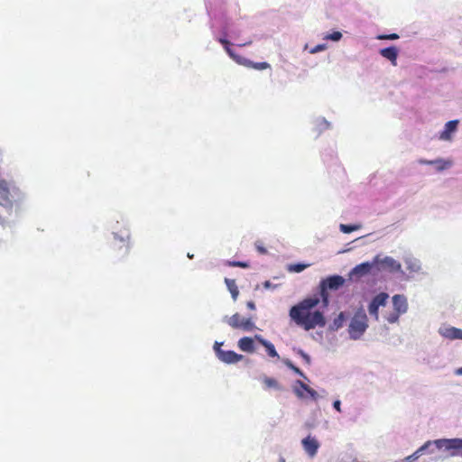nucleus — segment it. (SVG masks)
Returning a JSON list of instances; mask_svg holds the SVG:
<instances>
[{
    "mask_svg": "<svg viewBox=\"0 0 462 462\" xmlns=\"http://www.w3.org/2000/svg\"><path fill=\"white\" fill-rule=\"evenodd\" d=\"M318 296L309 297L290 310L291 319L305 330H310L317 327L323 328L326 325V319L323 313L314 310L319 303Z\"/></svg>",
    "mask_w": 462,
    "mask_h": 462,
    "instance_id": "obj_1",
    "label": "nucleus"
},
{
    "mask_svg": "<svg viewBox=\"0 0 462 462\" xmlns=\"http://www.w3.org/2000/svg\"><path fill=\"white\" fill-rule=\"evenodd\" d=\"M431 445H435L439 450L445 452L447 457H456L461 455L462 439H439L434 441H427L412 455L409 456L408 459L411 457L418 458L420 455L422 454L425 450L429 449Z\"/></svg>",
    "mask_w": 462,
    "mask_h": 462,
    "instance_id": "obj_2",
    "label": "nucleus"
},
{
    "mask_svg": "<svg viewBox=\"0 0 462 462\" xmlns=\"http://www.w3.org/2000/svg\"><path fill=\"white\" fill-rule=\"evenodd\" d=\"M345 278L341 275L328 276L319 282L320 300L324 308L329 304V291H336L345 284Z\"/></svg>",
    "mask_w": 462,
    "mask_h": 462,
    "instance_id": "obj_3",
    "label": "nucleus"
},
{
    "mask_svg": "<svg viewBox=\"0 0 462 462\" xmlns=\"http://www.w3.org/2000/svg\"><path fill=\"white\" fill-rule=\"evenodd\" d=\"M368 328V319L363 308L358 309L349 324L348 333L352 339H358Z\"/></svg>",
    "mask_w": 462,
    "mask_h": 462,
    "instance_id": "obj_4",
    "label": "nucleus"
},
{
    "mask_svg": "<svg viewBox=\"0 0 462 462\" xmlns=\"http://www.w3.org/2000/svg\"><path fill=\"white\" fill-rule=\"evenodd\" d=\"M393 312L388 314L385 319L389 323H395L398 321L400 316L404 314L408 310L407 299L403 295L396 294L393 297Z\"/></svg>",
    "mask_w": 462,
    "mask_h": 462,
    "instance_id": "obj_5",
    "label": "nucleus"
},
{
    "mask_svg": "<svg viewBox=\"0 0 462 462\" xmlns=\"http://www.w3.org/2000/svg\"><path fill=\"white\" fill-rule=\"evenodd\" d=\"M223 343L216 342L214 345V350L217 358L226 364H236L243 360L244 356L236 353L231 350H222L221 346Z\"/></svg>",
    "mask_w": 462,
    "mask_h": 462,
    "instance_id": "obj_6",
    "label": "nucleus"
},
{
    "mask_svg": "<svg viewBox=\"0 0 462 462\" xmlns=\"http://www.w3.org/2000/svg\"><path fill=\"white\" fill-rule=\"evenodd\" d=\"M389 295L386 292H380L373 298L368 305V312L375 320L379 319V308L386 305Z\"/></svg>",
    "mask_w": 462,
    "mask_h": 462,
    "instance_id": "obj_7",
    "label": "nucleus"
},
{
    "mask_svg": "<svg viewBox=\"0 0 462 462\" xmlns=\"http://www.w3.org/2000/svg\"><path fill=\"white\" fill-rule=\"evenodd\" d=\"M374 265H380V269L390 272H398L401 270V263L390 256L381 259L378 255L374 259Z\"/></svg>",
    "mask_w": 462,
    "mask_h": 462,
    "instance_id": "obj_8",
    "label": "nucleus"
},
{
    "mask_svg": "<svg viewBox=\"0 0 462 462\" xmlns=\"http://www.w3.org/2000/svg\"><path fill=\"white\" fill-rule=\"evenodd\" d=\"M129 240H130V232L127 228H125L118 232L114 233V247L116 246L117 242L121 243L122 245L120 248H125L124 253L127 254L129 252Z\"/></svg>",
    "mask_w": 462,
    "mask_h": 462,
    "instance_id": "obj_9",
    "label": "nucleus"
},
{
    "mask_svg": "<svg viewBox=\"0 0 462 462\" xmlns=\"http://www.w3.org/2000/svg\"><path fill=\"white\" fill-rule=\"evenodd\" d=\"M373 265H374L373 263H362L356 267H354L351 272L349 273L350 277H362L367 273H370Z\"/></svg>",
    "mask_w": 462,
    "mask_h": 462,
    "instance_id": "obj_10",
    "label": "nucleus"
},
{
    "mask_svg": "<svg viewBox=\"0 0 462 462\" xmlns=\"http://www.w3.org/2000/svg\"><path fill=\"white\" fill-rule=\"evenodd\" d=\"M219 42L224 46V49L225 51H226V53L230 56V58H232L236 62H237L238 64H246L247 63V60L236 54V52L230 48V42L227 41L226 39L225 38H220L219 40Z\"/></svg>",
    "mask_w": 462,
    "mask_h": 462,
    "instance_id": "obj_11",
    "label": "nucleus"
},
{
    "mask_svg": "<svg viewBox=\"0 0 462 462\" xmlns=\"http://www.w3.org/2000/svg\"><path fill=\"white\" fill-rule=\"evenodd\" d=\"M302 445L305 451L310 456L314 457L319 449V442L310 436L302 439Z\"/></svg>",
    "mask_w": 462,
    "mask_h": 462,
    "instance_id": "obj_12",
    "label": "nucleus"
},
{
    "mask_svg": "<svg viewBox=\"0 0 462 462\" xmlns=\"http://www.w3.org/2000/svg\"><path fill=\"white\" fill-rule=\"evenodd\" d=\"M254 339L260 345L264 346V348L266 349V352L270 357H277V358L280 357L273 343L264 339L261 335H255Z\"/></svg>",
    "mask_w": 462,
    "mask_h": 462,
    "instance_id": "obj_13",
    "label": "nucleus"
},
{
    "mask_svg": "<svg viewBox=\"0 0 462 462\" xmlns=\"http://www.w3.org/2000/svg\"><path fill=\"white\" fill-rule=\"evenodd\" d=\"M254 337H244L237 342V346L240 350L246 353H254L255 351Z\"/></svg>",
    "mask_w": 462,
    "mask_h": 462,
    "instance_id": "obj_14",
    "label": "nucleus"
},
{
    "mask_svg": "<svg viewBox=\"0 0 462 462\" xmlns=\"http://www.w3.org/2000/svg\"><path fill=\"white\" fill-rule=\"evenodd\" d=\"M380 54L390 60L393 66L397 64L398 49L394 46L380 50Z\"/></svg>",
    "mask_w": 462,
    "mask_h": 462,
    "instance_id": "obj_15",
    "label": "nucleus"
},
{
    "mask_svg": "<svg viewBox=\"0 0 462 462\" xmlns=\"http://www.w3.org/2000/svg\"><path fill=\"white\" fill-rule=\"evenodd\" d=\"M0 205L5 207L11 205L10 190L5 181H0Z\"/></svg>",
    "mask_w": 462,
    "mask_h": 462,
    "instance_id": "obj_16",
    "label": "nucleus"
},
{
    "mask_svg": "<svg viewBox=\"0 0 462 462\" xmlns=\"http://www.w3.org/2000/svg\"><path fill=\"white\" fill-rule=\"evenodd\" d=\"M457 125H458V120L448 121L445 125L444 131L441 132L439 138L442 140H450L451 134L457 130Z\"/></svg>",
    "mask_w": 462,
    "mask_h": 462,
    "instance_id": "obj_17",
    "label": "nucleus"
},
{
    "mask_svg": "<svg viewBox=\"0 0 462 462\" xmlns=\"http://www.w3.org/2000/svg\"><path fill=\"white\" fill-rule=\"evenodd\" d=\"M225 283H226L228 291H230L233 300H236V299L238 297V294H239V291H238V288L236 286V281L233 280V279L226 278L225 279Z\"/></svg>",
    "mask_w": 462,
    "mask_h": 462,
    "instance_id": "obj_18",
    "label": "nucleus"
},
{
    "mask_svg": "<svg viewBox=\"0 0 462 462\" xmlns=\"http://www.w3.org/2000/svg\"><path fill=\"white\" fill-rule=\"evenodd\" d=\"M432 165L436 167L438 171H442L448 169L452 165V162L449 160L436 159L434 160V163Z\"/></svg>",
    "mask_w": 462,
    "mask_h": 462,
    "instance_id": "obj_19",
    "label": "nucleus"
},
{
    "mask_svg": "<svg viewBox=\"0 0 462 462\" xmlns=\"http://www.w3.org/2000/svg\"><path fill=\"white\" fill-rule=\"evenodd\" d=\"M444 336L450 339H462V329L450 328L446 329Z\"/></svg>",
    "mask_w": 462,
    "mask_h": 462,
    "instance_id": "obj_20",
    "label": "nucleus"
},
{
    "mask_svg": "<svg viewBox=\"0 0 462 462\" xmlns=\"http://www.w3.org/2000/svg\"><path fill=\"white\" fill-rule=\"evenodd\" d=\"M243 319L238 313H236L228 319L227 323L233 328H240Z\"/></svg>",
    "mask_w": 462,
    "mask_h": 462,
    "instance_id": "obj_21",
    "label": "nucleus"
},
{
    "mask_svg": "<svg viewBox=\"0 0 462 462\" xmlns=\"http://www.w3.org/2000/svg\"><path fill=\"white\" fill-rule=\"evenodd\" d=\"M263 383H264V386L266 389H271V388L277 389V390L282 389L278 381L274 378L264 376L263 378Z\"/></svg>",
    "mask_w": 462,
    "mask_h": 462,
    "instance_id": "obj_22",
    "label": "nucleus"
},
{
    "mask_svg": "<svg viewBox=\"0 0 462 462\" xmlns=\"http://www.w3.org/2000/svg\"><path fill=\"white\" fill-rule=\"evenodd\" d=\"M345 319V314L343 312H340L338 316L335 318L333 322L330 324V329L337 330L338 328H342Z\"/></svg>",
    "mask_w": 462,
    "mask_h": 462,
    "instance_id": "obj_23",
    "label": "nucleus"
},
{
    "mask_svg": "<svg viewBox=\"0 0 462 462\" xmlns=\"http://www.w3.org/2000/svg\"><path fill=\"white\" fill-rule=\"evenodd\" d=\"M240 328L245 331H252L255 328V325L253 322L251 318L243 319L242 325H241Z\"/></svg>",
    "mask_w": 462,
    "mask_h": 462,
    "instance_id": "obj_24",
    "label": "nucleus"
},
{
    "mask_svg": "<svg viewBox=\"0 0 462 462\" xmlns=\"http://www.w3.org/2000/svg\"><path fill=\"white\" fill-rule=\"evenodd\" d=\"M247 67L254 68L255 69H265L270 67V65L267 62H257L254 63L247 60V63L245 64Z\"/></svg>",
    "mask_w": 462,
    "mask_h": 462,
    "instance_id": "obj_25",
    "label": "nucleus"
},
{
    "mask_svg": "<svg viewBox=\"0 0 462 462\" xmlns=\"http://www.w3.org/2000/svg\"><path fill=\"white\" fill-rule=\"evenodd\" d=\"M310 264H304V263H294V264H291L288 268V270L290 272H294V273H300L302 272L303 270H305Z\"/></svg>",
    "mask_w": 462,
    "mask_h": 462,
    "instance_id": "obj_26",
    "label": "nucleus"
},
{
    "mask_svg": "<svg viewBox=\"0 0 462 462\" xmlns=\"http://www.w3.org/2000/svg\"><path fill=\"white\" fill-rule=\"evenodd\" d=\"M284 364H285V365H286L288 368H290L291 370H292L295 374H299L300 376L305 377V375H304V374L302 373V371H301L299 367L295 366V365L292 364V362H291V361H290V360H288V359H287V360H285V361H284Z\"/></svg>",
    "mask_w": 462,
    "mask_h": 462,
    "instance_id": "obj_27",
    "label": "nucleus"
},
{
    "mask_svg": "<svg viewBox=\"0 0 462 462\" xmlns=\"http://www.w3.org/2000/svg\"><path fill=\"white\" fill-rule=\"evenodd\" d=\"M342 38V33L340 32H334L332 33L328 34L325 39L331 40L334 42H337Z\"/></svg>",
    "mask_w": 462,
    "mask_h": 462,
    "instance_id": "obj_28",
    "label": "nucleus"
},
{
    "mask_svg": "<svg viewBox=\"0 0 462 462\" xmlns=\"http://www.w3.org/2000/svg\"><path fill=\"white\" fill-rule=\"evenodd\" d=\"M228 266L232 267H241V268H247L249 267V264L245 262H240V261H230L227 263Z\"/></svg>",
    "mask_w": 462,
    "mask_h": 462,
    "instance_id": "obj_29",
    "label": "nucleus"
},
{
    "mask_svg": "<svg viewBox=\"0 0 462 462\" xmlns=\"http://www.w3.org/2000/svg\"><path fill=\"white\" fill-rule=\"evenodd\" d=\"M356 229H357V226H356L344 225V224L340 225V230L346 234L351 233Z\"/></svg>",
    "mask_w": 462,
    "mask_h": 462,
    "instance_id": "obj_30",
    "label": "nucleus"
},
{
    "mask_svg": "<svg viewBox=\"0 0 462 462\" xmlns=\"http://www.w3.org/2000/svg\"><path fill=\"white\" fill-rule=\"evenodd\" d=\"M379 40H397L399 35L397 33L383 34L377 37Z\"/></svg>",
    "mask_w": 462,
    "mask_h": 462,
    "instance_id": "obj_31",
    "label": "nucleus"
},
{
    "mask_svg": "<svg viewBox=\"0 0 462 462\" xmlns=\"http://www.w3.org/2000/svg\"><path fill=\"white\" fill-rule=\"evenodd\" d=\"M296 384L300 386V388H302V390L310 393V394H315V391L310 389L306 383H302L301 381H297Z\"/></svg>",
    "mask_w": 462,
    "mask_h": 462,
    "instance_id": "obj_32",
    "label": "nucleus"
},
{
    "mask_svg": "<svg viewBox=\"0 0 462 462\" xmlns=\"http://www.w3.org/2000/svg\"><path fill=\"white\" fill-rule=\"evenodd\" d=\"M299 355L302 357V359L305 361V363L307 365H310V357L308 354H306L305 352H303L302 350H299Z\"/></svg>",
    "mask_w": 462,
    "mask_h": 462,
    "instance_id": "obj_33",
    "label": "nucleus"
},
{
    "mask_svg": "<svg viewBox=\"0 0 462 462\" xmlns=\"http://www.w3.org/2000/svg\"><path fill=\"white\" fill-rule=\"evenodd\" d=\"M418 162L423 165H432L434 163V160L420 159Z\"/></svg>",
    "mask_w": 462,
    "mask_h": 462,
    "instance_id": "obj_34",
    "label": "nucleus"
},
{
    "mask_svg": "<svg viewBox=\"0 0 462 462\" xmlns=\"http://www.w3.org/2000/svg\"><path fill=\"white\" fill-rule=\"evenodd\" d=\"M246 306L249 310H255V304L254 301L250 300V301H247L246 303Z\"/></svg>",
    "mask_w": 462,
    "mask_h": 462,
    "instance_id": "obj_35",
    "label": "nucleus"
},
{
    "mask_svg": "<svg viewBox=\"0 0 462 462\" xmlns=\"http://www.w3.org/2000/svg\"><path fill=\"white\" fill-rule=\"evenodd\" d=\"M324 49H325L324 45H318V46H316V47L311 51V52H312V53H315V52L319 51H322V50H324Z\"/></svg>",
    "mask_w": 462,
    "mask_h": 462,
    "instance_id": "obj_36",
    "label": "nucleus"
},
{
    "mask_svg": "<svg viewBox=\"0 0 462 462\" xmlns=\"http://www.w3.org/2000/svg\"><path fill=\"white\" fill-rule=\"evenodd\" d=\"M340 405H341V403H340V401H338V400L335 401L334 403H333L334 408L337 411H340Z\"/></svg>",
    "mask_w": 462,
    "mask_h": 462,
    "instance_id": "obj_37",
    "label": "nucleus"
},
{
    "mask_svg": "<svg viewBox=\"0 0 462 462\" xmlns=\"http://www.w3.org/2000/svg\"><path fill=\"white\" fill-rule=\"evenodd\" d=\"M256 249L261 254H265L266 253V249L263 246L260 245H256Z\"/></svg>",
    "mask_w": 462,
    "mask_h": 462,
    "instance_id": "obj_38",
    "label": "nucleus"
},
{
    "mask_svg": "<svg viewBox=\"0 0 462 462\" xmlns=\"http://www.w3.org/2000/svg\"><path fill=\"white\" fill-rule=\"evenodd\" d=\"M294 392H295V393H296L298 396H300V397H301V396H302V393L300 391V389H299L297 386H295V387H294Z\"/></svg>",
    "mask_w": 462,
    "mask_h": 462,
    "instance_id": "obj_39",
    "label": "nucleus"
},
{
    "mask_svg": "<svg viewBox=\"0 0 462 462\" xmlns=\"http://www.w3.org/2000/svg\"><path fill=\"white\" fill-rule=\"evenodd\" d=\"M457 374H462V367H461V368H459V369H457Z\"/></svg>",
    "mask_w": 462,
    "mask_h": 462,
    "instance_id": "obj_40",
    "label": "nucleus"
}]
</instances>
